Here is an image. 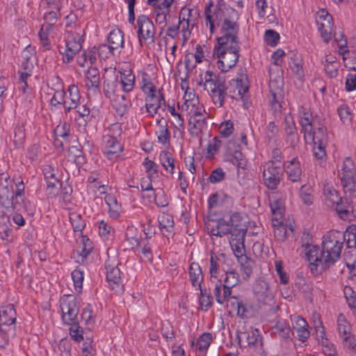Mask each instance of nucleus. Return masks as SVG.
I'll return each instance as SVG.
<instances>
[{
  "instance_id": "7c9ffc66",
  "label": "nucleus",
  "mask_w": 356,
  "mask_h": 356,
  "mask_svg": "<svg viewBox=\"0 0 356 356\" xmlns=\"http://www.w3.org/2000/svg\"><path fill=\"white\" fill-rule=\"evenodd\" d=\"M227 218L232 227V235L245 234L247 230L246 220L241 214L234 213Z\"/></svg>"
},
{
  "instance_id": "e2e57ef3",
  "label": "nucleus",
  "mask_w": 356,
  "mask_h": 356,
  "mask_svg": "<svg viewBox=\"0 0 356 356\" xmlns=\"http://www.w3.org/2000/svg\"><path fill=\"white\" fill-rule=\"evenodd\" d=\"M145 172L149 179H154L158 177L159 165L153 161L145 158L143 162Z\"/></svg>"
},
{
  "instance_id": "20e7f679",
  "label": "nucleus",
  "mask_w": 356,
  "mask_h": 356,
  "mask_svg": "<svg viewBox=\"0 0 356 356\" xmlns=\"http://www.w3.org/2000/svg\"><path fill=\"white\" fill-rule=\"evenodd\" d=\"M343 238L342 232L337 230H332L323 236L320 254L321 269L330 267L339 259L343 247Z\"/></svg>"
},
{
  "instance_id": "052dcab7",
  "label": "nucleus",
  "mask_w": 356,
  "mask_h": 356,
  "mask_svg": "<svg viewBox=\"0 0 356 356\" xmlns=\"http://www.w3.org/2000/svg\"><path fill=\"white\" fill-rule=\"evenodd\" d=\"M71 275L75 291L77 293H81L82 291L84 279L83 270L81 268H76L72 272Z\"/></svg>"
},
{
  "instance_id": "69168bd1",
  "label": "nucleus",
  "mask_w": 356,
  "mask_h": 356,
  "mask_svg": "<svg viewBox=\"0 0 356 356\" xmlns=\"http://www.w3.org/2000/svg\"><path fill=\"white\" fill-rule=\"evenodd\" d=\"M317 26L321 37L326 43H327L331 39L332 23L318 22Z\"/></svg>"
},
{
  "instance_id": "473e14b6",
  "label": "nucleus",
  "mask_w": 356,
  "mask_h": 356,
  "mask_svg": "<svg viewBox=\"0 0 356 356\" xmlns=\"http://www.w3.org/2000/svg\"><path fill=\"white\" fill-rule=\"evenodd\" d=\"M282 129L286 136L293 143L298 138L297 129L293 116L290 113H287L284 116V121L282 124Z\"/></svg>"
},
{
  "instance_id": "864d4df0",
  "label": "nucleus",
  "mask_w": 356,
  "mask_h": 356,
  "mask_svg": "<svg viewBox=\"0 0 356 356\" xmlns=\"http://www.w3.org/2000/svg\"><path fill=\"white\" fill-rule=\"evenodd\" d=\"M282 81L279 77L278 80L270 79L269 81V88L271 94L270 102L272 104L278 103L282 95Z\"/></svg>"
},
{
  "instance_id": "0e129e2a",
  "label": "nucleus",
  "mask_w": 356,
  "mask_h": 356,
  "mask_svg": "<svg viewBox=\"0 0 356 356\" xmlns=\"http://www.w3.org/2000/svg\"><path fill=\"white\" fill-rule=\"evenodd\" d=\"M189 131L191 135L197 136L202 132L205 125V120L202 119H189Z\"/></svg>"
},
{
  "instance_id": "cd10ccee",
  "label": "nucleus",
  "mask_w": 356,
  "mask_h": 356,
  "mask_svg": "<svg viewBox=\"0 0 356 356\" xmlns=\"http://www.w3.org/2000/svg\"><path fill=\"white\" fill-rule=\"evenodd\" d=\"M196 17L192 13V10L184 7L181 9L179 17V26H181L184 33V37L186 36L187 32L189 33L190 30L193 28L195 24Z\"/></svg>"
},
{
  "instance_id": "f03ea898",
  "label": "nucleus",
  "mask_w": 356,
  "mask_h": 356,
  "mask_svg": "<svg viewBox=\"0 0 356 356\" xmlns=\"http://www.w3.org/2000/svg\"><path fill=\"white\" fill-rule=\"evenodd\" d=\"M23 181H14L6 172L0 174V204L6 209L19 210L26 209L24 202Z\"/></svg>"
},
{
  "instance_id": "6e6552de",
  "label": "nucleus",
  "mask_w": 356,
  "mask_h": 356,
  "mask_svg": "<svg viewBox=\"0 0 356 356\" xmlns=\"http://www.w3.org/2000/svg\"><path fill=\"white\" fill-rule=\"evenodd\" d=\"M238 281V274L234 270L226 273V277L224 280L225 284H222L220 280L217 281L213 294L218 303L222 305L231 298L232 288L235 286Z\"/></svg>"
},
{
  "instance_id": "9d476101",
  "label": "nucleus",
  "mask_w": 356,
  "mask_h": 356,
  "mask_svg": "<svg viewBox=\"0 0 356 356\" xmlns=\"http://www.w3.org/2000/svg\"><path fill=\"white\" fill-rule=\"evenodd\" d=\"M282 177L283 168L281 161L278 159L275 161H269L265 163L263 170V180L268 188H276Z\"/></svg>"
},
{
  "instance_id": "393cba45",
  "label": "nucleus",
  "mask_w": 356,
  "mask_h": 356,
  "mask_svg": "<svg viewBox=\"0 0 356 356\" xmlns=\"http://www.w3.org/2000/svg\"><path fill=\"white\" fill-rule=\"evenodd\" d=\"M162 106H165V100L161 89L158 90L157 93L145 97L146 111L150 116L156 114Z\"/></svg>"
},
{
  "instance_id": "8fccbe9b",
  "label": "nucleus",
  "mask_w": 356,
  "mask_h": 356,
  "mask_svg": "<svg viewBox=\"0 0 356 356\" xmlns=\"http://www.w3.org/2000/svg\"><path fill=\"white\" fill-rule=\"evenodd\" d=\"M264 135L269 145H275L277 143L279 138V128L274 122H270L267 124Z\"/></svg>"
},
{
  "instance_id": "39448f33",
  "label": "nucleus",
  "mask_w": 356,
  "mask_h": 356,
  "mask_svg": "<svg viewBox=\"0 0 356 356\" xmlns=\"http://www.w3.org/2000/svg\"><path fill=\"white\" fill-rule=\"evenodd\" d=\"M203 86L211 97L213 103L218 107L223 106L227 95L225 79L210 70L204 74Z\"/></svg>"
},
{
  "instance_id": "c756f323",
  "label": "nucleus",
  "mask_w": 356,
  "mask_h": 356,
  "mask_svg": "<svg viewBox=\"0 0 356 356\" xmlns=\"http://www.w3.org/2000/svg\"><path fill=\"white\" fill-rule=\"evenodd\" d=\"M68 95L65 96V112L67 113L72 109L76 108L80 103V93L79 88L75 85H70L67 89Z\"/></svg>"
},
{
  "instance_id": "412c9836",
  "label": "nucleus",
  "mask_w": 356,
  "mask_h": 356,
  "mask_svg": "<svg viewBox=\"0 0 356 356\" xmlns=\"http://www.w3.org/2000/svg\"><path fill=\"white\" fill-rule=\"evenodd\" d=\"M238 339L241 347L257 348L261 345V337L259 330L252 327L239 332Z\"/></svg>"
},
{
  "instance_id": "9b49d317",
  "label": "nucleus",
  "mask_w": 356,
  "mask_h": 356,
  "mask_svg": "<svg viewBox=\"0 0 356 356\" xmlns=\"http://www.w3.org/2000/svg\"><path fill=\"white\" fill-rule=\"evenodd\" d=\"M252 292L259 305H270L274 302V288L264 278L260 277L255 281L252 286Z\"/></svg>"
},
{
  "instance_id": "aec40b11",
  "label": "nucleus",
  "mask_w": 356,
  "mask_h": 356,
  "mask_svg": "<svg viewBox=\"0 0 356 356\" xmlns=\"http://www.w3.org/2000/svg\"><path fill=\"white\" fill-rule=\"evenodd\" d=\"M299 113L300 118V124L302 127V131L304 134L305 139L306 141H314V122L309 109L301 106L299 110Z\"/></svg>"
},
{
  "instance_id": "5701e85b",
  "label": "nucleus",
  "mask_w": 356,
  "mask_h": 356,
  "mask_svg": "<svg viewBox=\"0 0 356 356\" xmlns=\"http://www.w3.org/2000/svg\"><path fill=\"white\" fill-rule=\"evenodd\" d=\"M22 64L19 71L22 79H27L32 74L35 56L31 47H26L22 53Z\"/></svg>"
},
{
  "instance_id": "5fc2aeb1",
  "label": "nucleus",
  "mask_w": 356,
  "mask_h": 356,
  "mask_svg": "<svg viewBox=\"0 0 356 356\" xmlns=\"http://www.w3.org/2000/svg\"><path fill=\"white\" fill-rule=\"evenodd\" d=\"M159 160L161 165L166 172L173 174L175 170V159L170 153L162 151L159 155Z\"/></svg>"
},
{
  "instance_id": "f8f14e48",
  "label": "nucleus",
  "mask_w": 356,
  "mask_h": 356,
  "mask_svg": "<svg viewBox=\"0 0 356 356\" xmlns=\"http://www.w3.org/2000/svg\"><path fill=\"white\" fill-rule=\"evenodd\" d=\"M64 40L65 49L62 52L63 55V59L64 62L69 63L81 49V35L76 30L70 29L66 31Z\"/></svg>"
},
{
  "instance_id": "72a5a7b5",
  "label": "nucleus",
  "mask_w": 356,
  "mask_h": 356,
  "mask_svg": "<svg viewBox=\"0 0 356 356\" xmlns=\"http://www.w3.org/2000/svg\"><path fill=\"white\" fill-rule=\"evenodd\" d=\"M122 92V90L117 76H113L110 79L106 78L105 79L104 84V93L107 97L111 99Z\"/></svg>"
},
{
  "instance_id": "0eeeda50",
  "label": "nucleus",
  "mask_w": 356,
  "mask_h": 356,
  "mask_svg": "<svg viewBox=\"0 0 356 356\" xmlns=\"http://www.w3.org/2000/svg\"><path fill=\"white\" fill-rule=\"evenodd\" d=\"M137 36L141 47L154 44L156 29L152 21L145 15H140L136 20Z\"/></svg>"
},
{
  "instance_id": "ddd939ff",
  "label": "nucleus",
  "mask_w": 356,
  "mask_h": 356,
  "mask_svg": "<svg viewBox=\"0 0 356 356\" xmlns=\"http://www.w3.org/2000/svg\"><path fill=\"white\" fill-rule=\"evenodd\" d=\"M105 268L106 270V280L110 289L115 293H122L124 291V285L117 259L115 258L112 259H108L106 262Z\"/></svg>"
},
{
  "instance_id": "4d7b16f0",
  "label": "nucleus",
  "mask_w": 356,
  "mask_h": 356,
  "mask_svg": "<svg viewBox=\"0 0 356 356\" xmlns=\"http://www.w3.org/2000/svg\"><path fill=\"white\" fill-rule=\"evenodd\" d=\"M273 332L278 334L280 338L287 340L291 337V331L284 320H280L274 325Z\"/></svg>"
},
{
  "instance_id": "e433bc0d",
  "label": "nucleus",
  "mask_w": 356,
  "mask_h": 356,
  "mask_svg": "<svg viewBox=\"0 0 356 356\" xmlns=\"http://www.w3.org/2000/svg\"><path fill=\"white\" fill-rule=\"evenodd\" d=\"M285 198H276L270 203L272 221L281 223L284 219Z\"/></svg>"
},
{
  "instance_id": "2eb2a0df",
  "label": "nucleus",
  "mask_w": 356,
  "mask_h": 356,
  "mask_svg": "<svg viewBox=\"0 0 356 356\" xmlns=\"http://www.w3.org/2000/svg\"><path fill=\"white\" fill-rule=\"evenodd\" d=\"M314 141H307L313 143V153L318 165L323 167L325 165L327 160L325 152L326 134L325 129L323 127L318 128L317 131L314 130Z\"/></svg>"
},
{
  "instance_id": "4468645a",
  "label": "nucleus",
  "mask_w": 356,
  "mask_h": 356,
  "mask_svg": "<svg viewBox=\"0 0 356 356\" xmlns=\"http://www.w3.org/2000/svg\"><path fill=\"white\" fill-rule=\"evenodd\" d=\"M323 191L326 200L332 204H336V211L339 216L343 220L348 219L350 216V213L353 211V206L350 203H348V205L346 207L343 206L341 197L332 186H325Z\"/></svg>"
},
{
  "instance_id": "bf43d9fd",
  "label": "nucleus",
  "mask_w": 356,
  "mask_h": 356,
  "mask_svg": "<svg viewBox=\"0 0 356 356\" xmlns=\"http://www.w3.org/2000/svg\"><path fill=\"white\" fill-rule=\"evenodd\" d=\"M70 325L69 332L71 338L76 342H81L83 340V328L79 326L78 321L73 322L72 323H65Z\"/></svg>"
},
{
  "instance_id": "a19ab883",
  "label": "nucleus",
  "mask_w": 356,
  "mask_h": 356,
  "mask_svg": "<svg viewBox=\"0 0 356 356\" xmlns=\"http://www.w3.org/2000/svg\"><path fill=\"white\" fill-rule=\"evenodd\" d=\"M110 99L113 108L120 115H123L127 113L131 106L130 100L122 92Z\"/></svg>"
},
{
  "instance_id": "a211bd4d",
  "label": "nucleus",
  "mask_w": 356,
  "mask_h": 356,
  "mask_svg": "<svg viewBox=\"0 0 356 356\" xmlns=\"http://www.w3.org/2000/svg\"><path fill=\"white\" fill-rule=\"evenodd\" d=\"M193 97L186 99L184 103L181 106L182 111H186L190 116L189 119H202L206 120L205 108L202 104L198 98L192 94Z\"/></svg>"
},
{
  "instance_id": "603ef678",
  "label": "nucleus",
  "mask_w": 356,
  "mask_h": 356,
  "mask_svg": "<svg viewBox=\"0 0 356 356\" xmlns=\"http://www.w3.org/2000/svg\"><path fill=\"white\" fill-rule=\"evenodd\" d=\"M9 216H0V234L3 240L9 241L12 236L13 227Z\"/></svg>"
},
{
  "instance_id": "c9c22d12",
  "label": "nucleus",
  "mask_w": 356,
  "mask_h": 356,
  "mask_svg": "<svg viewBox=\"0 0 356 356\" xmlns=\"http://www.w3.org/2000/svg\"><path fill=\"white\" fill-rule=\"evenodd\" d=\"M16 312L13 305H6L0 307V325H11L15 323Z\"/></svg>"
},
{
  "instance_id": "dca6fc26",
  "label": "nucleus",
  "mask_w": 356,
  "mask_h": 356,
  "mask_svg": "<svg viewBox=\"0 0 356 356\" xmlns=\"http://www.w3.org/2000/svg\"><path fill=\"white\" fill-rule=\"evenodd\" d=\"M107 44H102L99 47V56L103 58L107 56V54H114L113 51L117 50L120 51L124 46V35L121 30L115 29L110 31L108 36Z\"/></svg>"
},
{
  "instance_id": "6e6d98bb",
  "label": "nucleus",
  "mask_w": 356,
  "mask_h": 356,
  "mask_svg": "<svg viewBox=\"0 0 356 356\" xmlns=\"http://www.w3.org/2000/svg\"><path fill=\"white\" fill-rule=\"evenodd\" d=\"M315 336L316 340L322 346L325 347L329 350H332V344H331L326 338L325 328L321 321L315 325Z\"/></svg>"
},
{
  "instance_id": "ea45409f",
  "label": "nucleus",
  "mask_w": 356,
  "mask_h": 356,
  "mask_svg": "<svg viewBox=\"0 0 356 356\" xmlns=\"http://www.w3.org/2000/svg\"><path fill=\"white\" fill-rule=\"evenodd\" d=\"M99 73L97 67H88L86 72L85 86L88 90L96 91L99 86Z\"/></svg>"
},
{
  "instance_id": "a878e982",
  "label": "nucleus",
  "mask_w": 356,
  "mask_h": 356,
  "mask_svg": "<svg viewBox=\"0 0 356 356\" xmlns=\"http://www.w3.org/2000/svg\"><path fill=\"white\" fill-rule=\"evenodd\" d=\"M93 248L91 241L86 236L76 239L75 258L78 263L84 264Z\"/></svg>"
},
{
  "instance_id": "49530a36",
  "label": "nucleus",
  "mask_w": 356,
  "mask_h": 356,
  "mask_svg": "<svg viewBox=\"0 0 356 356\" xmlns=\"http://www.w3.org/2000/svg\"><path fill=\"white\" fill-rule=\"evenodd\" d=\"M224 161L236 166L238 170L244 169L246 166V159L241 151L236 150L233 153H227L225 155Z\"/></svg>"
},
{
  "instance_id": "2f4dec72",
  "label": "nucleus",
  "mask_w": 356,
  "mask_h": 356,
  "mask_svg": "<svg viewBox=\"0 0 356 356\" xmlns=\"http://www.w3.org/2000/svg\"><path fill=\"white\" fill-rule=\"evenodd\" d=\"M204 60V53L203 47L200 44H197L194 52L186 55L184 63L187 69H193L197 64L201 63Z\"/></svg>"
},
{
  "instance_id": "774afa93",
  "label": "nucleus",
  "mask_w": 356,
  "mask_h": 356,
  "mask_svg": "<svg viewBox=\"0 0 356 356\" xmlns=\"http://www.w3.org/2000/svg\"><path fill=\"white\" fill-rule=\"evenodd\" d=\"M125 237L130 245L134 248L139 243L137 229L134 226H129L125 232Z\"/></svg>"
},
{
  "instance_id": "423d86ee",
  "label": "nucleus",
  "mask_w": 356,
  "mask_h": 356,
  "mask_svg": "<svg viewBox=\"0 0 356 356\" xmlns=\"http://www.w3.org/2000/svg\"><path fill=\"white\" fill-rule=\"evenodd\" d=\"M355 174L356 168L353 160L349 157H346L338 171V176L341 179L346 199L350 198L355 191Z\"/></svg>"
},
{
  "instance_id": "4be33fe9",
  "label": "nucleus",
  "mask_w": 356,
  "mask_h": 356,
  "mask_svg": "<svg viewBox=\"0 0 356 356\" xmlns=\"http://www.w3.org/2000/svg\"><path fill=\"white\" fill-rule=\"evenodd\" d=\"M301 249L310 264V268L312 272L317 271L318 268H321V264H320L321 252L316 245H313L309 241H303Z\"/></svg>"
},
{
  "instance_id": "338daca9",
  "label": "nucleus",
  "mask_w": 356,
  "mask_h": 356,
  "mask_svg": "<svg viewBox=\"0 0 356 356\" xmlns=\"http://www.w3.org/2000/svg\"><path fill=\"white\" fill-rule=\"evenodd\" d=\"M167 110L172 117V124L174 127L176 129L183 128L184 120L181 115L177 112L176 108L172 106L168 105Z\"/></svg>"
},
{
  "instance_id": "37998d69",
  "label": "nucleus",
  "mask_w": 356,
  "mask_h": 356,
  "mask_svg": "<svg viewBox=\"0 0 356 356\" xmlns=\"http://www.w3.org/2000/svg\"><path fill=\"white\" fill-rule=\"evenodd\" d=\"M104 200L108 207L109 216L113 219H117L122 212V207L118 203L117 198L111 194H107Z\"/></svg>"
},
{
  "instance_id": "c85d7f7f",
  "label": "nucleus",
  "mask_w": 356,
  "mask_h": 356,
  "mask_svg": "<svg viewBox=\"0 0 356 356\" xmlns=\"http://www.w3.org/2000/svg\"><path fill=\"white\" fill-rule=\"evenodd\" d=\"M245 234H236L229 236V244L234 255L238 260L243 261L246 259V256L244 254V237Z\"/></svg>"
},
{
  "instance_id": "1a4fd4ad",
  "label": "nucleus",
  "mask_w": 356,
  "mask_h": 356,
  "mask_svg": "<svg viewBox=\"0 0 356 356\" xmlns=\"http://www.w3.org/2000/svg\"><path fill=\"white\" fill-rule=\"evenodd\" d=\"M61 318L63 323H72L78 321L80 300L73 294L63 295L60 298Z\"/></svg>"
},
{
  "instance_id": "13d9d810",
  "label": "nucleus",
  "mask_w": 356,
  "mask_h": 356,
  "mask_svg": "<svg viewBox=\"0 0 356 356\" xmlns=\"http://www.w3.org/2000/svg\"><path fill=\"white\" fill-rule=\"evenodd\" d=\"M69 219L74 232H81L86 226L84 220L81 214L76 212L69 213Z\"/></svg>"
},
{
  "instance_id": "3c124183",
  "label": "nucleus",
  "mask_w": 356,
  "mask_h": 356,
  "mask_svg": "<svg viewBox=\"0 0 356 356\" xmlns=\"http://www.w3.org/2000/svg\"><path fill=\"white\" fill-rule=\"evenodd\" d=\"M158 222L161 232L164 234L165 232H171L174 228V219L173 217L169 213H162L158 216Z\"/></svg>"
},
{
  "instance_id": "c03bdc74",
  "label": "nucleus",
  "mask_w": 356,
  "mask_h": 356,
  "mask_svg": "<svg viewBox=\"0 0 356 356\" xmlns=\"http://www.w3.org/2000/svg\"><path fill=\"white\" fill-rule=\"evenodd\" d=\"M289 63L293 74L296 75L298 79H302L304 77V70L303 61L300 55L292 54Z\"/></svg>"
},
{
  "instance_id": "f3484780",
  "label": "nucleus",
  "mask_w": 356,
  "mask_h": 356,
  "mask_svg": "<svg viewBox=\"0 0 356 356\" xmlns=\"http://www.w3.org/2000/svg\"><path fill=\"white\" fill-rule=\"evenodd\" d=\"M337 328L343 346L345 348L351 349L356 353V341L351 332V326L347 321L345 316L342 314H339L338 316Z\"/></svg>"
},
{
  "instance_id": "09e8293b",
  "label": "nucleus",
  "mask_w": 356,
  "mask_h": 356,
  "mask_svg": "<svg viewBox=\"0 0 356 356\" xmlns=\"http://www.w3.org/2000/svg\"><path fill=\"white\" fill-rule=\"evenodd\" d=\"M121 88L123 92H129L134 89L135 75L131 70H124L120 74Z\"/></svg>"
},
{
  "instance_id": "4c0bfd02",
  "label": "nucleus",
  "mask_w": 356,
  "mask_h": 356,
  "mask_svg": "<svg viewBox=\"0 0 356 356\" xmlns=\"http://www.w3.org/2000/svg\"><path fill=\"white\" fill-rule=\"evenodd\" d=\"M190 281L193 287L200 289L201 284L204 280L202 270L199 264L193 262L191 264L188 270Z\"/></svg>"
},
{
  "instance_id": "f704fd0d",
  "label": "nucleus",
  "mask_w": 356,
  "mask_h": 356,
  "mask_svg": "<svg viewBox=\"0 0 356 356\" xmlns=\"http://www.w3.org/2000/svg\"><path fill=\"white\" fill-rule=\"evenodd\" d=\"M155 134L159 143L165 146L170 144V131L165 120L163 119L156 120Z\"/></svg>"
},
{
  "instance_id": "a18cd8bd",
  "label": "nucleus",
  "mask_w": 356,
  "mask_h": 356,
  "mask_svg": "<svg viewBox=\"0 0 356 356\" xmlns=\"http://www.w3.org/2000/svg\"><path fill=\"white\" fill-rule=\"evenodd\" d=\"M211 233L213 236L222 237L229 234L232 236V227L228 218L224 217L217 222L216 227L211 228Z\"/></svg>"
},
{
  "instance_id": "680f3d73",
  "label": "nucleus",
  "mask_w": 356,
  "mask_h": 356,
  "mask_svg": "<svg viewBox=\"0 0 356 356\" xmlns=\"http://www.w3.org/2000/svg\"><path fill=\"white\" fill-rule=\"evenodd\" d=\"M81 318L85 321V323L88 329L93 327L95 323V318L93 314V310L90 305H88L81 312Z\"/></svg>"
},
{
  "instance_id": "bb28decb",
  "label": "nucleus",
  "mask_w": 356,
  "mask_h": 356,
  "mask_svg": "<svg viewBox=\"0 0 356 356\" xmlns=\"http://www.w3.org/2000/svg\"><path fill=\"white\" fill-rule=\"evenodd\" d=\"M291 322L292 328L296 334V338L299 341L305 342L310 335L307 322L300 316H292Z\"/></svg>"
},
{
  "instance_id": "79ce46f5",
  "label": "nucleus",
  "mask_w": 356,
  "mask_h": 356,
  "mask_svg": "<svg viewBox=\"0 0 356 356\" xmlns=\"http://www.w3.org/2000/svg\"><path fill=\"white\" fill-rule=\"evenodd\" d=\"M324 70L326 74L330 78L336 77L338 75L340 63L337 58L330 54H326L325 60L323 61Z\"/></svg>"
},
{
  "instance_id": "58836bf2",
  "label": "nucleus",
  "mask_w": 356,
  "mask_h": 356,
  "mask_svg": "<svg viewBox=\"0 0 356 356\" xmlns=\"http://www.w3.org/2000/svg\"><path fill=\"white\" fill-rule=\"evenodd\" d=\"M288 178L292 182H298L301 179L302 168L300 161L293 158L286 166Z\"/></svg>"
},
{
  "instance_id": "de8ad7c7",
  "label": "nucleus",
  "mask_w": 356,
  "mask_h": 356,
  "mask_svg": "<svg viewBox=\"0 0 356 356\" xmlns=\"http://www.w3.org/2000/svg\"><path fill=\"white\" fill-rule=\"evenodd\" d=\"M140 77L139 84L146 96L157 93L158 90H156L155 86L152 82L149 75L147 72H142Z\"/></svg>"
},
{
  "instance_id": "7ed1b4c3",
  "label": "nucleus",
  "mask_w": 356,
  "mask_h": 356,
  "mask_svg": "<svg viewBox=\"0 0 356 356\" xmlns=\"http://www.w3.org/2000/svg\"><path fill=\"white\" fill-rule=\"evenodd\" d=\"M343 238L342 232L337 230H332L323 236L320 254L321 269L330 267L339 259L343 247Z\"/></svg>"
},
{
  "instance_id": "f257e3e1",
  "label": "nucleus",
  "mask_w": 356,
  "mask_h": 356,
  "mask_svg": "<svg viewBox=\"0 0 356 356\" xmlns=\"http://www.w3.org/2000/svg\"><path fill=\"white\" fill-rule=\"evenodd\" d=\"M238 11L225 4H214L209 2L204 10V29L209 31L210 37L218 30L217 44L214 47V56L218 59L217 67L222 72H227L235 66L238 60Z\"/></svg>"
},
{
  "instance_id": "6ab92c4d",
  "label": "nucleus",
  "mask_w": 356,
  "mask_h": 356,
  "mask_svg": "<svg viewBox=\"0 0 356 356\" xmlns=\"http://www.w3.org/2000/svg\"><path fill=\"white\" fill-rule=\"evenodd\" d=\"M102 146L103 153L111 161H115L123 150V146L119 139L109 136L103 137Z\"/></svg>"
},
{
  "instance_id": "b1692460",
  "label": "nucleus",
  "mask_w": 356,
  "mask_h": 356,
  "mask_svg": "<svg viewBox=\"0 0 356 356\" xmlns=\"http://www.w3.org/2000/svg\"><path fill=\"white\" fill-rule=\"evenodd\" d=\"M230 86L233 88L230 91L231 97L234 99L242 98L250 87V83L245 74H238L234 79L230 81Z\"/></svg>"
}]
</instances>
